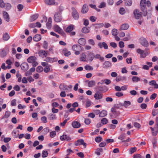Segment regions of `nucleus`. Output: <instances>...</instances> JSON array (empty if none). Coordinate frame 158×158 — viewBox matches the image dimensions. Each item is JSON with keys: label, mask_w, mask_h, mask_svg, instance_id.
<instances>
[{"label": "nucleus", "mask_w": 158, "mask_h": 158, "mask_svg": "<svg viewBox=\"0 0 158 158\" xmlns=\"http://www.w3.org/2000/svg\"><path fill=\"white\" fill-rule=\"evenodd\" d=\"M37 58L35 56H31L29 57L27 59V62L29 63H31L32 66L35 67L37 66L38 63L36 61Z\"/></svg>", "instance_id": "obj_1"}, {"label": "nucleus", "mask_w": 158, "mask_h": 158, "mask_svg": "<svg viewBox=\"0 0 158 158\" xmlns=\"http://www.w3.org/2000/svg\"><path fill=\"white\" fill-rule=\"evenodd\" d=\"M147 6L148 7L150 6H151V2L148 0L146 1V0H141L140 2V6L142 10L144 11L145 8L146 6Z\"/></svg>", "instance_id": "obj_2"}, {"label": "nucleus", "mask_w": 158, "mask_h": 158, "mask_svg": "<svg viewBox=\"0 0 158 158\" xmlns=\"http://www.w3.org/2000/svg\"><path fill=\"white\" fill-rule=\"evenodd\" d=\"M72 15L73 18L76 20H78L79 17L78 13L74 7H72Z\"/></svg>", "instance_id": "obj_3"}, {"label": "nucleus", "mask_w": 158, "mask_h": 158, "mask_svg": "<svg viewBox=\"0 0 158 158\" xmlns=\"http://www.w3.org/2000/svg\"><path fill=\"white\" fill-rule=\"evenodd\" d=\"M136 52L137 53L140 55V57L141 58H144L148 54V52H145L144 50H142L140 48L137 49Z\"/></svg>", "instance_id": "obj_4"}, {"label": "nucleus", "mask_w": 158, "mask_h": 158, "mask_svg": "<svg viewBox=\"0 0 158 158\" xmlns=\"http://www.w3.org/2000/svg\"><path fill=\"white\" fill-rule=\"evenodd\" d=\"M54 28L55 31L58 32L59 33L63 35H65V33L64 32L63 30L58 25H55L54 27Z\"/></svg>", "instance_id": "obj_5"}, {"label": "nucleus", "mask_w": 158, "mask_h": 158, "mask_svg": "<svg viewBox=\"0 0 158 158\" xmlns=\"http://www.w3.org/2000/svg\"><path fill=\"white\" fill-rule=\"evenodd\" d=\"M54 20L56 22H60L62 19L61 15L60 13H56L54 15Z\"/></svg>", "instance_id": "obj_6"}, {"label": "nucleus", "mask_w": 158, "mask_h": 158, "mask_svg": "<svg viewBox=\"0 0 158 158\" xmlns=\"http://www.w3.org/2000/svg\"><path fill=\"white\" fill-rule=\"evenodd\" d=\"M134 14L135 18L136 19H140L142 16V14L137 9L133 11Z\"/></svg>", "instance_id": "obj_7"}, {"label": "nucleus", "mask_w": 158, "mask_h": 158, "mask_svg": "<svg viewBox=\"0 0 158 158\" xmlns=\"http://www.w3.org/2000/svg\"><path fill=\"white\" fill-rule=\"evenodd\" d=\"M44 60L47 62L52 63L57 61L58 60V59L57 57L51 58L49 57H46Z\"/></svg>", "instance_id": "obj_8"}, {"label": "nucleus", "mask_w": 158, "mask_h": 158, "mask_svg": "<svg viewBox=\"0 0 158 158\" xmlns=\"http://www.w3.org/2000/svg\"><path fill=\"white\" fill-rule=\"evenodd\" d=\"M98 47L100 49L103 48L105 49H107L108 48V46L107 44L105 42H99L98 44Z\"/></svg>", "instance_id": "obj_9"}, {"label": "nucleus", "mask_w": 158, "mask_h": 158, "mask_svg": "<svg viewBox=\"0 0 158 158\" xmlns=\"http://www.w3.org/2000/svg\"><path fill=\"white\" fill-rule=\"evenodd\" d=\"M103 97L102 94L99 91H97L94 94V98L96 100L101 99Z\"/></svg>", "instance_id": "obj_10"}, {"label": "nucleus", "mask_w": 158, "mask_h": 158, "mask_svg": "<svg viewBox=\"0 0 158 158\" xmlns=\"http://www.w3.org/2000/svg\"><path fill=\"white\" fill-rule=\"evenodd\" d=\"M112 116H114L115 117H116L120 114V112L114 107L112 108L111 109Z\"/></svg>", "instance_id": "obj_11"}, {"label": "nucleus", "mask_w": 158, "mask_h": 158, "mask_svg": "<svg viewBox=\"0 0 158 158\" xmlns=\"http://www.w3.org/2000/svg\"><path fill=\"white\" fill-rule=\"evenodd\" d=\"M139 42L140 44L144 46H147L148 45V42L144 38L141 37L140 39Z\"/></svg>", "instance_id": "obj_12"}, {"label": "nucleus", "mask_w": 158, "mask_h": 158, "mask_svg": "<svg viewBox=\"0 0 158 158\" xmlns=\"http://www.w3.org/2000/svg\"><path fill=\"white\" fill-rule=\"evenodd\" d=\"M74 26L73 24L69 25L66 28L65 31L67 33L71 32L74 29Z\"/></svg>", "instance_id": "obj_13"}, {"label": "nucleus", "mask_w": 158, "mask_h": 158, "mask_svg": "<svg viewBox=\"0 0 158 158\" xmlns=\"http://www.w3.org/2000/svg\"><path fill=\"white\" fill-rule=\"evenodd\" d=\"M38 54L40 56L44 58L45 57L48 55V53L45 51L41 50L39 52Z\"/></svg>", "instance_id": "obj_14"}, {"label": "nucleus", "mask_w": 158, "mask_h": 158, "mask_svg": "<svg viewBox=\"0 0 158 158\" xmlns=\"http://www.w3.org/2000/svg\"><path fill=\"white\" fill-rule=\"evenodd\" d=\"M21 69L24 71H27L29 68L28 64L24 62L22 63L20 65Z\"/></svg>", "instance_id": "obj_15"}, {"label": "nucleus", "mask_w": 158, "mask_h": 158, "mask_svg": "<svg viewBox=\"0 0 158 158\" xmlns=\"http://www.w3.org/2000/svg\"><path fill=\"white\" fill-rule=\"evenodd\" d=\"M75 144L76 146H78L80 145H83L85 147H86V144L85 143L83 139H79L75 143Z\"/></svg>", "instance_id": "obj_16"}, {"label": "nucleus", "mask_w": 158, "mask_h": 158, "mask_svg": "<svg viewBox=\"0 0 158 158\" xmlns=\"http://www.w3.org/2000/svg\"><path fill=\"white\" fill-rule=\"evenodd\" d=\"M89 9L87 5L86 4H84L82 8L81 12L83 14L86 13L88 11Z\"/></svg>", "instance_id": "obj_17"}, {"label": "nucleus", "mask_w": 158, "mask_h": 158, "mask_svg": "<svg viewBox=\"0 0 158 158\" xmlns=\"http://www.w3.org/2000/svg\"><path fill=\"white\" fill-rule=\"evenodd\" d=\"M60 138L61 140H66L67 141H69L71 139V138L69 135L65 134H64L60 136Z\"/></svg>", "instance_id": "obj_18"}, {"label": "nucleus", "mask_w": 158, "mask_h": 158, "mask_svg": "<svg viewBox=\"0 0 158 158\" xmlns=\"http://www.w3.org/2000/svg\"><path fill=\"white\" fill-rule=\"evenodd\" d=\"M3 17L4 19L7 22H8L10 20L9 15L5 11L3 12Z\"/></svg>", "instance_id": "obj_19"}, {"label": "nucleus", "mask_w": 158, "mask_h": 158, "mask_svg": "<svg viewBox=\"0 0 158 158\" xmlns=\"http://www.w3.org/2000/svg\"><path fill=\"white\" fill-rule=\"evenodd\" d=\"M72 125L75 128H78L81 126L80 124L78 122L76 121H74L73 122Z\"/></svg>", "instance_id": "obj_20"}, {"label": "nucleus", "mask_w": 158, "mask_h": 158, "mask_svg": "<svg viewBox=\"0 0 158 158\" xmlns=\"http://www.w3.org/2000/svg\"><path fill=\"white\" fill-rule=\"evenodd\" d=\"M12 135L15 138H17L19 135V131L16 129L14 130L12 132Z\"/></svg>", "instance_id": "obj_21"}, {"label": "nucleus", "mask_w": 158, "mask_h": 158, "mask_svg": "<svg viewBox=\"0 0 158 158\" xmlns=\"http://www.w3.org/2000/svg\"><path fill=\"white\" fill-rule=\"evenodd\" d=\"M41 38V36L40 35L36 34L33 38V40L37 42L40 41Z\"/></svg>", "instance_id": "obj_22"}, {"label": "nucleus", "mask_w": 158, "mask_h": 158, "mask_svg": "<svg viewBox=\"0 0 158 158\" xmlns=\"http://www.w3.org/2000/svg\"><path fill=\"white\" fill-rule=\"evenodd\" d=\"M78 43L82 45H84L86 43L85 39L83 38H81L78 40Z\"/></svg>", "instance_id": "obj_23"}, {"label": "nucleus", "mask_w": 158, "mask_h": 158, "mask_svg": "<svg viewBox=\"0 0 158 158\" xmlns=\"http://www.w3.org/2000/svg\"><path fill=\"white\" fill-rule=\"evenodd\" d=\"M131 80L133 82H137L141 81L140 78L135 76H132Z\"/></svg>", "instance_id": "obj_24"}, {"label": "nucleus", "mask_w": 158, "mask_h": 158, "mask_svg": "<svg viewBox=\"0 0 158 158\" xmlns=\"http://www.w3.org/2000/svg\"><path fill=\"white\" fill-rule=\"evenodd\" d=\"M52 19L50 17L48 19V21L46 23V26L48 29H50L52 27Z\"/></svg>", "instance_id": "obj_25"}, {"label": "nucleus", "mask_w": 158, "mask_h": 158, "mask_svg": "<svg viewBox=\"0 0 158 158\" xmlns=\"http://www.w3.org/2000/svg\"><path fill=\"white\" fill-rule=\"evenodd\" d=\"M88 60L90 61H92L94 58V54L93 52H89L88 54Z\"/></svg>", "instance_id": "obj_26"}, {"label": "nucleus", "mask_w": 158, "mask_h": 158, "mask_svg": "<svg viewBox=\"0 0 158 158\" xmlns=\"http://www.w3.org/2000/svg\"><path fill=\"white\" fill-rule=\"evenodd\" d=\"M111 66V63L108 61H105L103 64V66L104 68H108L110 67Z\"/></svg>", "instance_id": "obj_27"}, {"label": "nucleus", "mask_w": 158, "mask_h": 158, "mask_svg": "<svg viewBox=\"0 0 158 158\" xmlns=\"http://www.w3.org/2000/svg\"><path fill=\"white\" fill-rule=\"evenodd\" d=\"M106 6V3L104 2H100L98 6V7L99 8H102L105 7Z\"/></svg>", "instance_id": "obj_28"}, {"label": "nucleus", "mask_w": 158, "mask_h": 158, "mask_svg": "<svg viewBox=\"0 0 158 158\" xmlns=\"http://www.w3.org/2000/svg\"><path fill=\"white\" fill-rule=\"evenodd\" d=\"M3 39L5 41L8 40L10 38V36L7 33H5L3 35Z\"/></svg>", "instance_id": "obj_29"}, {"label": "nucleus", "mask_w": 158, "mask_h": 158, "mask_svg": "<svg viewBox=\"0 0 158 158\" xmlns=\"http://www.w3.org/2000/svg\"><path fill=\"white\" fill-rule=\"evenodd\" d=\"M81 46L79 45H74L72 46V49L74 51L79 50Z\"/></svg>", "instance_id": "obj_30"}, {"label": "nucleus", "mask_w": 158, "mask_h": 158, "mask_svg": "<svg viewBox=\"0 0 158 158\" xmlns=\"http://www.w3.org/2000/svg\"><path fill=\"white\" fill-rule=\"evenodd\" d=\"M94 58L96 59H98L101 61H103L104 60V58L99 54H97L95 55L94 56Z\"/></svg>", "instance_id": "obj_31"}, {"label": "nucleus", "mask_w": 158, "mask_h": 158, "mask_svg": "<svg viewBox=\"0 0 158 158\" xmlns=\"http://www.w3.org/2000/svg\"><path fill=\"white\" fill-rule=\"evenodd\" d=\"M129 27V25L127 24H124L122 25L120 27V30H126Z\"/></svg>", "instance_id": "obj_32"}, {"label": "nucleus", "mask_w": 158, "mask_h": 158, "mask_svg": "<svg viewBox=\"0 0 158 158\" xmlns=\"http://www.w3.org/2000/svg\"><path fill=\"white\" fill-rule=\"evenodd\" d=\"M63 52L64 55L66 56H68L71 54L70 52L68 51L66 48H64L63 49Z\"/></svg>", "instance_id": "obj_33"}, {"label": "nucleus", "mask_w": 158, "mask_h": 158, "mask_svg": "<svg viewBox=\"0 0 158 158\" xmlns=\"http://www.w3.org/2000/svg\"><path fill=\"white\" fill-rule=\"evenodd\" d=\"M45 2L46 4L48 5H52L55 4L54 0H45Z\"/></svg>", "instance_id": "obj_34"}, {"label": "nucleus", "mask_w": 158, "mask_h": 158, "mask_svg": "<svg viewBox=\"0 0 158 158\" xmlns=\"http://www.w3.org/2000/svg\"><path fill=\"white\" fill-rule=\"evenodd\" d=\"M48 155V153L47 151L44 150L42 152V157L43 158L46 157Z\"/></svg>", "instance_id": "obj_35"}, {"label": "nucleus", "mask_w": 158, "mask_h": 158, "mask_svg": "<svg viewBox=\"0 0 158 158\" xmlns=\"http://www.w3.org/2000/svg\"><path fill=\"white\" fill-rule=\"evenodd\" d=\"M38 15L35 14L32 15L31 17L30 20L31 21H33L35 20L38 17Z\"/></svg>", "instance_id": "obj_36"}, {"label": "nucleus", "mask_w": 158, "mask_h": 158, "mask_svg": "<svg viewBox=\"0 0 158 158\" xmlns=\"http://www.w3.org/2000/svg\"><path fill=\"white\" fill-rule=\"evenodd\" d=\"M95 85V82L94 81H91L88 84V86L89 87H92Z\"/></svg>", "instance_id": "obj_37"}, {"label": "nucleus", "mask_w": 158, "mask_h": 158, "mask_svg": "<svg viewBox=\"0 0 158 158\" xmlns=\"http://www.w3.org/2000/svg\"><path fill=\"white\" fill-rule=\"evenodd\" d=\"M82 31L83 33H87L89 31V28L88 27H85L82 29Z\"/></svg>", "instance_id": "obj_38"}, {"label": "nucleus", "mask_w": 158, "mask_h": 158, "mask_svg": "<svg viewBox=\"0 0 158 158\" xmlns=\"http://www.w3.org/2000/svg\"><path fill=\"white\" fill-rule=\"evenodd\" d=\"M107 115V111L105 110H103L100 112V114L99 116L100 117H102L105 116Z\"/></svg>", "instance_id": "obj_39"}, {"label": "nucleus", "mask_w": 158, "mask_h": 158, "mask_svg": "<svg viewBox=\"0 0 158 158\" xmlns=\"http://www.w3.org/2000/svg\"><path fill=\"white\" fill-rule=\"evenodd\" d=\"M10 112L9 111L5 112L4 115L2 117L3 118H8L10 115Z\"/></svg>", "instance_id": "obj_40"}, {"label": "nucleus", "mask_w": 158, "mask_h": 158, "mask_svg": "<svg viewBox=\"0 0 158 158\" xmlns=\"http://www.w3.org/2000/svg\"><path fill=\"white\" fill-rule=\"evenodd\" d=\"M51 67V65H48L46 66L44 68V72L46 73H47L48 72H49L50 70V67Z\"/></svg>", "instance_id": "obj_41"}, {"label": "nucleus", "mask_w": 158, "mask_h": 158, "mask_svg": "<svg viewBox=\"0 0 158 158\" xmlns=\"http://www.w3.org/2000/svg\"><path fill=\"white\" fill-rule=\"evenodd\" d=\"M80 59L82 61H86V56L84 53H82L81 55Z\"/></svg>", "instance_id": "obj_42"}, {"label": "nucleus", "mask_w": 158, "mask_h": 158, "mask_svg": "<svg viewBox=\"0 0 158 158\" xmlns=\"http://www.w3.org/2000/svg\"><path fill=\"white\" fill-rule=\"evenodd\" d=\"M131 104V102L129 101H125L124 103L123 104V106L127 108Z\"/></svg>", "instance_id": "obj_43"}, {"label": "nucleus", "mask_w": 158, "mask_h": 158, "mask_svg": "<svg viewBox=\"0 0 158 158\" xmlns=\"http://www.w3.org/2000/svg\"><path fill=\"white\" fill-rule=\"evenodd\" d=\"M118 33V30L116 29H113L112 30V33L113 35L116 36Z\"/></svg>", "instance_id": "obj_44"}, {"label": "nucleus", "mask_w": 158, "mask_h": 158, "mask_svg": "<svg viewBox=\"0 0 158 158\" xmlns=\"http://www.w3.org/2000/svg\"><path fill=\"white\" fill-rule=\"evenodd\" d=\"M43 70V68L40 66H38L36 69V71L38 73H41Z\"/></svg>", "instance_id": "obj_45"}, {"label": "nucleus", "mask_w": 158, "mask_h": 158, "mask_svg": "<svg viewBox=\"0 0 158 158\" xmlns=\"http://www.w3.org/2000/svg\"><path fill=\"white\" fill-rule=\"evenodd\" d=\"M101 122L102 125L106 124L108 122L107 119L106 118H103L101 119Z\"/></svg>", "instance_id": "obj_46"}, {"label": "nucleus", "mask_w": 158, "mask_h": 158, "mask_svg": "<svg viewBox=\"0 0 158 158\" xmlns=\"http://www.w3.org/2000/svg\"><path fill=\"white\" fill-rule=\"evenodd\" d=\"M88 43L92 46H94L95 44V43L93 39H90L88 40Z\"/></svg>", "instance_id": "obj_47"}, {"label": "nucleus", "mask_w": 158, "mask_h": 158, "mask_svg": "<svg viewBox=\"0 0 158 158\" xmlns=\"http://www.w3.org/2000/svg\"><path fill=\"white\" fill-rule=\"evenodd\" d=\"M84 68L85 69L87 70H92L93 69V68L92 66L89 65L85 66Z\"/></svg>", "instance_id": "obj_48"}, {"label": "nucleus", "mask_w": 158, "mask_h": 158, "mask_svg": "<svg viewBox=\"0 0 158 158\" xmlns=\"http://www.w3.org/2000/svg\"><path fill=\"white\" fill-rule=\"evenodd\" d=\"M16 77L18 78V81L20 82L22 80V76L19 73H17L16 75Z\"/></svg>", "instance_id": "obj_49"}, {"label": "nucleus", "mask_w": 158, "mask_h": 158, "mask_svg": "<svg viewBox=\"0 0 158 158\" xmlns=\"http://www.w3.org/2000/svg\"><path fill=\"white\" fill-rule=\"evenodd\" d=\"M50 129L48 127H46L43 130V133L44 135L47 134L49 131Z\"/></svg>", "instance_id": "obj_50"}, {"label": "nucleus", "mask_w": 158, "mask_h": 158, "mask_svg": "<svg viewBox=\"0 0 158 158\" xmlns=\"http://www.w3.org/2000/svg\"><path fill=\"white\" fill-rule=\"evenodd\" d=\"M11 7V5L9 3H6L5 4V6L6 9L7 10H9Z\"/></svg>", "instance_id": "obj_51"}, {"label": "nucleus", "mask_w": 158, "mask_h": 158, "mask_svg": "<svg viewBox=\"0 0 158 158\" xmlns=\"http://www.w3.org/2000/svg\"><path fill=\"white\" fill-rule=\"evenodd\" d=\"M48 118L50 120H53L56 119V117L55 115L51 114L49 115Z\"/></svg>", "instance_id": "obj_52"}, {"label": "nucleus", "mask_w": 158, "mask_h": 158, "mask_svg": "<svg viewBox=\"0 0 158 158\" xmlns=\"http://www.w3.org/2000/svg\"><path fill=\"white\" fill-rule=\"evenodd\" d=\"M119 12L120 14L122 15L124 14L125 12V10L123 8H121L119 10Z\"/></svg>", "instance_id": "obj_53"}, {"label": "nucleus", "mask_w": 158, "mask_h": 158, "mask_svg": "<svg viewBox=\"0 0 158 158\" xmlns=\"http://www.w3.org/2000/svg\"><path fill=\"white\" fill-rule=\"evenodd\" d=\"M17 8L19 11H21L23 8V6L22 4H19L17 6Z\"/></svg>", "instance_id": "obj_54"}, {"label": "nucleus", "mask_w": 158, "mask_h": 158, "mask_svg": "<svg viewBox=\"0 0 158 158\" xmlns=\"http://www.w3.org/2000/svg\"><path fill=\"white\" fill-rule=\"evenodd\" d=\"M56 135V132L55 131H52L50 132V136L51 138H53Z\"/></svg>", "instance_id": "obj_55"}, {"label": "nucleus", "mask_w": 158, "mask_h": 158, "mask_svg": "<svg viewBox=\"0 0 158 158\" xmlns=\"http://www.w3.org/2000/svg\"><path fill=\"white\" fill-rule=\"evenodd\" d=\"M41 121L44 123H47V118L45 116H43L41 117Z\"/></svg>", "instance_id": "obj_56"}, {"label": "nucleus", "mask_w": 158, "mask_h": 158, "mask_svg": "<svg viewBox=\"0 0 158 158\" xmlns=\"http://www.w3.org/2000/svg\"><path fill=\"white\" fill-rule=\"evenodd\" d=\"M102 138L101 137L98 136L95 138V141L96 142H100L102 141Z\"/></svg>", "instance_id": "obj_57"}, {"label": "nucleus", "mask_w": 158, "mask_h": 158, "mask_svg": "<svg viewBox=\"0 0 158 158\" xmlns=\"http://www.w3.org/2000/svg\"><path fill=\"white\" fill-rule=\"evenodd\" d=\"M132 5V1L131 0H129L125 2V5L128 6H131Z\"/></svg>", "instance_id": "obj_58"}, {"label": "nucleus", "mask_w": 158, "mask_h": 158, "mask_svg": "<svg viewBox=\"0 0 158 158\" xmlns=\"http://www.w3.org/2000/svg\"><path fill=\"white\" fill-rule=\"evenodd\" d=\"M128 71L126 67H123L121 68V73H126Z\"/></svg>", "instance_id": "obj_59"}, {"label": "nucleus", "mask_w": 158, "mask_h": 158, "mask_svg": "<svg viewBox=\"0 0 158 158\" xmlns=\"http://www.w3.org/2000/svg\"><path fill=\"white\" fill-rule=\"evenodd\" d=\"M13 89L16 91H19L20 90V88L19 85H16L14 87Z\"/></svg>", "instance_id": "obj_60"}, {"label": "nucleus", "mask_w": 158, "mask_h": 158, "mask_svg": "<svg viewBox=\"0 0 158 158\" xmlns=\"http://www.w3.org/2000/svg\"><path fill=\"white\" fill-rule=\"evenodd\" d=\"M126 138L125 134H122L119 136L118 139H119L122 140L123 139H125Z\"/></svg>", "instance_id": "obj_61"}, {"label": "nucleus", "mask_w": 158, "mask_h": 158, "mask_svg": "<svg viewBox=\"0 0 158 158\" xmlns=\"http://www.w3.org/2000/svg\"><path fill=\"white\" fill-rule=\"evenodd\" d=\"M110 46L113 48H116L117 47V44L115 42H111L110 44Z\"/></svg>", "instance_id": "obj_62"}, {"label": "nucleus", "mask_w": 158, "mask_h": 158, "mask_svg": "<svg viewBox=\"0 0 158 158\" xmlns=\"http://www.w3.org/2000/svg\"><path fill=\"white\" fill-rule=\"evenodd\" d=\"M6 55V53L4 50L2 51V52L0 53V56L2 57H3Z\"/></svg>", "instance_id": "obj_63"}, {"label": "nucleus", "mask_w": 158, "mask_h": 158, "mask_svg": "<svg viewBox=\"0 0 158 158\" xmlns=\"http://www.w3.org/2000/svg\"><path fill=\"white\" fill-rule=\"evenodd\" d=\"M156 83V82L155 80H152L149 82V84L150 85L154 86Z\"/></svg>", "instance_id": "obj_64"}]
</instances>
